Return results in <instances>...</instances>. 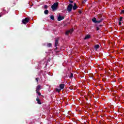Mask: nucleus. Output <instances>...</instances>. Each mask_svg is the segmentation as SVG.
I'll return each instance as SVG.
<instances>
[{
	"label": "nucleus",
	"mask_w": 124,
	"mask_h": 124,
	"mask_svg": "<svg viewBox=\"0 0 124 124\" xmlns=\"http://www.w3.org/2000/svg\"><path fill=\"white\" fill-rule=\"evenodd\" d=\"M59 5V3L56 2L54 3L52 6H51V8L52 10H56L57 8H58V6Z\"/></svg>",
	"instance_id": "f257e3e1"
},
{
	"label": "nucleus",
	"mask_w": 124,
	"mask_h": 124,
	"mask_svg": "<svg viewBox=\"0 0 124 124\" xmlns=\"http://www.w3.org/2000/svg\"><path fill=\"white\" fill-rule=\"evenodd\" d=\"M92 21H93V23H100V22H101V21H102V19L96 20V18L95 17H94L92 19Z\"/></svg>",
	"instance_id": "f03ea898"
},
{
	"label": "nucleus",
	"mask_w": 124,
	"mask_h": 124,
	"mask_svg": "<svg viewBox=\"0 0 124 124\" xmlns=\"http://www.w3.org/2000/svg\"><path fill=\"white\" fill-rule=\"evenodd\" d=\"M29 19L28 18H26L25 19H23L22 21V23L24 24H27V23H29Z\"/></svg>",
	"instance_id": "7ed1b4c3"
},
{
	"label": "nucleus",
	"mask_w": 124,
	"mask_h": 124,
	"mask_svg": "<svg viewBox=\"0 0 124 124\" xmlns=\"http://www.w3.org/2000/svg\"><path fill=\"white\" fill-rule=\"evenodd\" d=\"M73 5L72 4H70L68 6V7L67 8V11H69V12H70L71 11V10H72V7H73Z\"/></svg>",
	"instance_id": "20e7f679"
},
{
	"label": "nucleus",
	"mask_w": 124,
	"mask_h": 124,
	"mask_svg": "<svg viewBox=\"0 0 124 124\" xmlns=\"http://www.w3.org/2000/svg\"><path fill=\"white\" fill-rule=\"evenodd\" d=\"M73 31V29H70V30L67 31L65 32V34L66 35H68V33H70V34H71V33H72V32Z\"/></svg>",
	"instance_id": "39448f33"
},
{
	"label": "nucleus",
	"mask_w": 124,
	"mask_h": 124,
	"mask_svg": "<svg viewBox=\"0 0 124 124\" xmlns=\"http://www.w3.org/2000/svg\"><path fill=\"white\" fill-rule=\"evenodd\" d=\"M64 19V16H59L58 17V21H62Z\"/></svg>",
	"instance_id": "423d86ee"
},
{
	"label": "nucleus",
	"mask_w": 124,
	"mask_h": 124,
	"mask_svg": "<svg viewBox=\"0 0 124 124\" xmlns=\"http://www.w3.org/2000/svg\"><path fill=\"white\" fill-rule=\"evenodd\" d=\"M90 38H91V35H86L85 36V37L84 38L85 40H87V39H90Z\"/></svg>",
	"instance_id": "0eeeda50"
},
{
	"label": "nucleus",
	"mask_w": 124,
	"mask_h": 124,
	"mask_svg": "<svg viewBox=\"0 0 124 124\" xmlns=\"http://www.w3.org/2000/svg\"><path fill=\"white\" fill-rule=\"evenodd\" d=\"M58 44H59V39H57L55 40V46L57 47V46H58Z\"/></svg>",
	"instance_id": "6e6552de"
},
{
	"label": "nucleus",
	"mask_w": 124,
	"mask_h": 124,
	"mask_svg": "<svg viewBox=\"0 0 124 124\" xmlns=\"http://www.w3.org/2000/svg\"><path fill=\"white\" fill-rule=\"evenodd\" d=\"M41 88V86H40V85H38L36 87V92H39V91H40V89Z\"/></svg>",
	"instance_id": "1a4fd4ad"
},
{
	"label": "nucleus",
	"mask_w": 124,
	"mask_h": 124,
	"mask_svg": "<svg viewBox=\"0 0 124 124\" xmlns=\"http://www.w3.org/2000/svg\"><path fill=\"white\" fill-rule=\"evenodd\" d=\"M60 88L61 90L63 89V88H64V84H61L60 85Z\"/></svg>",
	"instance_id": "9d476101"
},
{
	"label": "nucleus",
	"mask_w": 124,
	"mask_h": 124,
	"mask_svg": "<svg viewBox=\"0 0 124 124\" xmlns=\"http://www.w3.org/2000/svg\"><path fill=\"white\" fill-rule=\"evenodd\" d=\"M36 100L37 101L38 104H41V102H40V100H39V98H38V97H37V98L36 99Z\"/></svg>",
	"instance_id": "9b49d317"
},
{
	"label": "nucleus",
	"mask_w": 124,
	"mask_h": 124,
	"mask_svg": "<svg viewBox=\"0 0 124 124\" xmlns=\"http://www.w3.org/2000/svg\"><path fill=\"white\" fill-rule=\"evenodd\" d=\"M94 48H95V49H98V48H99V45H96L94 46Z\"/></svg>",
	"instance_id": "f8f14e48"
},
{
	"label": "nucleus",
	"mask_w": 124,
	"mask_h": 124,
	"mask_svg": "<svg viewBox=\"0 0 124 124\" xmlns=\"http://www.w3.org/2000/svg\"><path fill=\"white\" fill-rule=\"evenodd\" d=\"M44 13H45V14H46V15H47V14H48V13H49V11H48V10H45V11H44Z\"/></svg>",
	"instance_id": "ddd939ff"
},
{
	"label": "nucleus",
	"mask_w": 124,
	"mask_h": 124,
	"mask_svg": "<svg viewBox=\"0 0 124 124\" xmlns=\"http://www.w3.org/2000/svg\"><path fill=\"white\" fill-rule=\"evenodd\" d=\"M73 10H76V9H77V6H76V5H74L73 7Z\"/></svg>",
	"instance_id": "4468645a"
},
{
	"label": "nucleus",
	"mask_w": 124,
	"mask_h": 124,
	"mask_svg": "<svg viewBox=\"0 0 124 124\" xmlns=\"http://www.w3.org/2000/svg\"><path fill=\"white\" fill-rule=\"evenodd\" d=\"M62 91V89L61 88L60 89H56V92H58V93H60Z\"/></svg>",
	"instance_id": "2eb2a0df"
},
{
	"label": "nucleus",
	"mask_w": 124,
	"mask_h": 124,
	"mask_svg": "<svg viewBox=\"0 0 124 124\" xmlns=\"http://www.w3.org/2000/svg\"><path fill=\"white\" fill-rule=\"evenodd\" d=\"M52 46V44L48 43L47 44V47H51Z\"/></svg>",
	"instance_id": "dca6fc26"
},
{
	"label": "nucleus",
	"mask_w": 124,
	"mask_h": 124,
	"mask_svg": "<svg viewBox=\"0 0 124 124\" xmlns=\"http://www.w3.org/2000/svg\"><path fill=\"white\" fill-rule=\"evenodd\" d=\"M50 19H51V20H54V16H50Z\"/></svg>",
	"instance_id": "f3484780"
},
{
	"label": "nucleus",
	"mask_w": 124,
	"mask_h": 124,
	"mask_svg": "<svg viewBox=\"0 0 124 124\" xmlns=\"http://www.w3.org/2000/svg\"><path fill=\"white\" fill-rule=\"evenodd\" d=\"M72 77H73V74L71 73V74L69 76V78H72Z\"/></svg>",
	"instance_id": "a211bd4d"
},
{
	"label": "nucleus",
	"mask_w": 124,
	"mask_h": 124,
	"mask_svg": "<svg viewBox=\"0 0 124 124\" xmlns=\"http://www.w3.org/2000/svg\"><path fill=\"white\" fill-rule=\"evenodd\" d=\"M122 21H123V17L121 16L119 19V21L122 22Z\"/></svg>",
	"instance_id": "6ab92c4d"
},
{
	"label": "nucleus",
	"mask_w": 124,
	"mask_h": 124,
	"mask_svg": "<svg viewBox=\"0 0 124 124\" xmlns=\"http://www.w3.org/2000/svg\"><path fill=\"white\" fill-rule=\"evenodd\" d=\"M36 93H38V95H41V93L38 92V91L36 92Z\"/></svg>",
	"instance_id": "aec40b11"
},
{
	"label": "nucleus",
	"mask_w": 124,
	"mask_h": 124,
	"mask_svg": "<svg viewBox=\"0 0 124 124\" xmlns=\"http://www.w3.org/2000/svg\"><path fill=\"white\" fill-rule=\"evenodd\" d=\"M121 14H124V10H123L122 11H121Z\"/></svg>",
	"instance_id": "412c9836"
},
{
	"label": "nucleus",
	"mask_w": 124,
	"mask_h": 124,
	"mask_svg": "<svg viewBox=\"0 0 124 124\" xmlns=\"http://www.w3.org/2000/svg\"><path fill=\"white\" fill-rule=\"evenodd\" d=\"M86 1H87V0H84L82 1V3H85Z\"/></svg>",
	"instance_id": "4be33fe9"
},
{
	"label": "nucleus",
	"mask_w": 124,
	"mask_h": 124,
	"mask_svg": "<svg viewBox=\"0 0 124 124\" xmlns=\"http://www.w3.org/2000/svg\"><path fill=\"white\" fill-rule=\"evenodd\" d=\"M119 26H121L122 25V21H119Z\"/></svg>",
	"instance_id": "5701e85b"
},
{
	"label": "nucleus",
	"mask_w": 124,
	"mask_h": 124,
	"mask_svg": "<svg viewBox=\"0 0 124 124\" xmlns=\"http://www.w3.org/2000/svg\"><path fill=\"white\" fill-rule=\"evenodd\" d=\"M45 8H48V6L47 5H45Z\"/></svg>",
	"instance_id": "b1692460"
},
{
	"label": "nucleus",
	"mask_w": 124,
	"mask_h": 124,
	"mask_svg": "<svg viewBox=\"0 0 124 124\" xmlns=\"http://www.w3.org/2000/svg\"><path fill=\"white\" fill-rule=\"evenodd\" d=\"M96 31H99V28L96 27Z\"/></svg>",
	"instance_id": "393cba45"
},
{
	"label": "nucleus",
	"mask_w": 124,
	"mask_h": 124,
	"mask_svg": "<svg viewBox=\"0 0 124 124\" xmlns=\"http://www.w3.org/2000/svg\"><path fill=\"white\" fill-rule=\"evenodd\" d=\"M36 80L37 81V82H38V78H36Z\"/></svg>",
	"instance_id": "a878e982"
},
{
	"label": "nucleus",
	"mask_w": 124,
	"mask_h": 124,
	"mask_svg": "<svg viewBox=\"0 0 124 124\" xmlns=\"http://www.w3.org/2000/svg\"><path fill=\"white\" fill-rule=\"evenodd\" d=\"M70 2L71 3H73V1H70Z\"/></svg>",
	"instance_id": "bb28decb"
}]
</instances>
